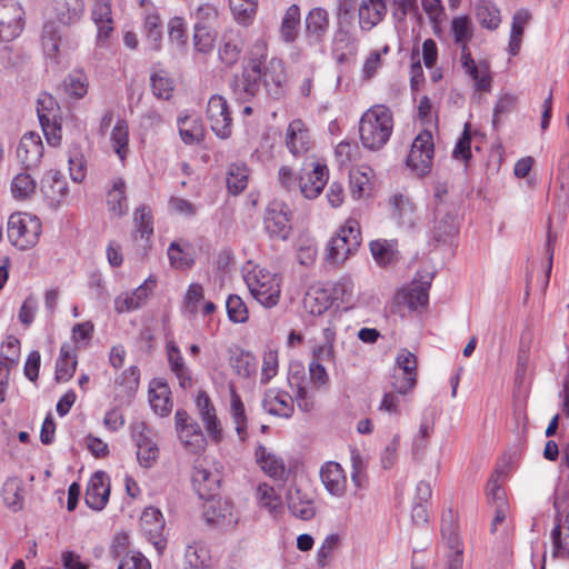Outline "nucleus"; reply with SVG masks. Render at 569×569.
I'll list each match as a JSON object with an SVG mask.
<instances>
[{
    "instance_id": "obj_64",
    "label": "nucleus",
    "mask_w": 569,
    "mask_h": 569,
    "mask_svg": "<svg viewBox=\"0 0 569 569\" xmlns=\"http://www.w3.org/2000/svg\"><path fill=\"white\" fill-rule=\"evenodd\" d=\"M118 569H151V566L141 552L132 551L122 557Z\"/></svg>"
},
{
    "instance_id": "obj_40",
    "label": "nucleus",
    "mask_w": 569,
    "mask_h": 569,
    "mask_svg": "<svg viewBox=\"0 0 569 569\" xmlns=\"http://www.w3.org/2000/svg\"><path fill=\"white\" fill-rule=\"evenodd\" d=\"M177 431L184 448L189 451L199 452L204 449L206 439L196 421H190L188 426H184Z\"/></svg>"
},
{
    "instance_id": "obj_46",
    "label": "nucleus",
    "mask_w": 569,
    "mask_h": 569,
    "mask_svg": "<svg viewBox=\"0 0 569 569\" xmlns=\"http://www.w3.org/2000/svg\"><path fill=\"white\" fill-rule=\"evenodd\" d=\"M37 114L39 121H53L60 119V108L56 99L47 92H42L37 100Z\"/></svg>"
},
{
    "instance_id": "obj_54",
    "label": "nucleus",
    "mask_w": 569,
    "mask_h": 569,
    "mask_svg": "<svg viewBox=\"0 0 569 569\" xmlns=\"http://www.w3.org/2000/svg\"><path fill=\"white\" fill-rule=\"evenodd\" d=\"M144 30L147 32V39L152 50L160 49V42L162 38L161 21L158 14L150 13L144 19Z\"/></svg>"
},
{
    "instance_id": "obj_63",
    "label": "nucleus",
    "mask_w": 569,
    "mask_h": 569,
    "mask_svg": "<svg viewBox=\"0 0 569 569\" xmlns=\"http://www.w3.org/2000/svg\"><path fill=\"white\" fill-rule=\"evenodd\" d=\"M470 128H471L470 123L465 124L463 132L453 148L452 157L456 160L468 161L471 158Z\"/></svg>"
},
{
    "instance_id": "obj_8",
    "label": "nucleus",
    "mask_w": 569,
    "mask_h": 569,
    "mask_svg": "<svg viewBox=\"0 0 569 569\" xmlns=\"http://www.w3.org/2000/svg\"><path fill=\"white\" fill-rule=\"evenodd\" d=\"M435 153L433 139L430 131L420 132L412 141L407 158V166L418 176L423 177L431 170Z\"/></svg>"
},
{
    "instance_id": "obj_18",
    "label": "nucleus",
    "mask_w": 569,
    "mask_h": 569,
    "mask_svg": "<svg viewBox=\"0 0 569 569\" xmlns=\"http://www.w3.org/2000/svg\"><path fill=\"white\" fill-rule=\"evenodd\" d=\"M17 159L27 170L39 166L43 156V144L39 134L28 132L22 136L17 147Z\"/></svg>"
},
{
    "instance_id": "obj_34",
    "label": "nucleus",
    "mask_w": 569,
    "mask_h": 569,
    "mask_svg": "<svg viewBox=\"0 0 569 569\" xmlns=\"http://www.w3.org/2000/svg\"><path fill=\"white\" fill-rule=\"evenodd\" d=\"M167 355H168V361L170 365V369L177 377L180 387L182 389H187V388L191 387L192 380H191L190 371L184 363L183 357H182L179 348L173 342H169L167 345Z\"/></svg>"
},
{
    "instance_id": "obj_33",
    "label": "nucleus",
    "mask_w": 569,
    "mask_h": 569,
    "mask_svg": "<svg viewBox=\"0 0 569 569\" xmlns=\"http://www.w3.org/2000/svg\"><path fill=\"white\" fill-rule=\"evenodd\" d=\"M475 11L476 19L482 28L496 30L500 26V10L493 0H477Z\"/></svg>"
},
{
    "instance_id": "obj_52",
    "label": "nucleus",
    "mask_w": 569,
    "mask_h": 569,
    "mask_svg": "<svg viewBox=\"0 0 569 569\" xmlns=\"http://www.w3.org/2000/svg\"><path fill=\"white\" fill-rule=\"evenodd\" d=\"M226 309L231 322L243 323L248 320L247 306L239 296L230 295L226 301Z\"/></svg>"
},
{
    "instance_id": "obj_27",
    "label": "nucleus",
    "mask_w": 569,
    "mask_h": 569,
    "mask_svg": "<svg viewBox=\"0 0 569 569\" xmlns=\"http://www.w3.org/2000/svg\"><path fill=\"white\" fill-rule=\"evenodd\" d=\"M386 13V0H362L359 7L361 29L371 30L385 18Z\"/></svg>"
},
{
    "instance_id": "obj_58",
    "label": "nucleus",
    "mask_w": 569,
    "mask_h": 569,
    "mask_svg": "<svg viewBox=\"0 0 569 569\" xmlns=\"http://www.w3.org/2000/svg\"><path fill=\"white\" fill-rule=\"evenodd\" d=\"M66 90L70 97L81 99L88 91V78L81 72L77 71L69 76L66 80Z\"/></svg>"
},
{
    "instance_id": "obj_62",
    "label": "nucleus",
    "mask_w": 569,
    "mask_h": 569,
    "mask_svg": "<svg viewBox=\"0 0 569 569\" xmlns=\"http://www.w3.org/2000/svg\"><path fill=\"white\" fill-rule=\"evenodd\" d=\"M60 28L56 22H47L42 30V46L49 54H53L59 49Z\"/></svg>"
},
{
    "instance_id": "obj_19",
    "label": "nucleus",
    "mask_w": 569,
    "mask_h": 569,
    "mask_svg": "<svg viewBox=\"0 0 569 569\" xmlns=\"http://www.w3.org/2000/svg\"><path fill=\"white\" fill-rule=\"evenodd\" d=\"M312 140L307 124L301 119L292 120L286 131V147L295 157L310 150Z\"/></svg>"
},
{
    "instance_id": "obj_55",
    "label": "nucleus",
    "mask_w": 569,
    "mask_h": 569,
    "mask_svg": "<svg viewBox=\"0 0 569 569\" xmlns=\"http://www.w3.org/2000/svg\"><path fill=\"white\" fill-rule=\"evenodd\" d=\"M66 10L60 9L58 11L59 20L63 24H71L80 20L84 12L83 0H66Z\"/></svg>"
},
{
    "instance_id": "obj_31",
    "label": "nucleus",
    "mask_w": 569,
    "mask_h": 569,
    "mask_svg": "<svg viewBox=\"0 0 569 569\" xmlns=\"http://www.w3.org/2000/svg\"><path fill=\"white\" fill-rule=\"evenodd\" d=\"M230 416L240 441L248 439V418L244 405L234 388L230 389Z\"/></svg>"
},
{
    "instance_id": "obj_7",
    "label": "nucleus",
    "mask_w": 569,
    "mask_h": 569,
    "mask_svg": "<svg viewBox=\"0 0 569 569\" xmlns=\"http://www.w3.org/2000/svg\"><path fill=\"white\" fill-rule=\"evenodd\" d=\"M435 153L433 139L430 131L420 132L412 141L407 158V166L418 176L423 177L431 170Z\"/></svg>"
},
{
    "instance_id": "obj_56",
    "label": "nucleus",
    "mask_w": 569,
    "mask_h": 569,
    "mask_svg": "<svg viewBox=\"0 0 569 569\" xmlns=\"http://www.w3.org/2000/svg\"><path fill=\"white\" fill-rule=\"evenodd\" d=\"M140 520L141 526L149 533H159L164 526L161 511L153 507L146 508Z\"/></svg>"
},
{
    "instance_id": "obj_48",
    "label": "nucleus",
    "mask_w": 569,
    "mask_h": 569,
    "mask_svg": "<svg viewBox=\"0 0 569 569\" xmlns=\"http://www.w3.org/2000/svg\"><path fill=\"white\" fill-rule=\"evenodd\" d=\"M465 71L472 78L476 90L482 92L490 91L491 77L489 66L486 62L475 63L471 67L465 68Z\"/></svg>"
},
{
    "instance_id": "obj_24",
    "label": "nucleus",
    "mask_w": 569,
    "mask_h": 569,
    "mask_svg": "<svg viewBox=\"0 0 569 569\" xmlns=\"http://www.w3.org/2000/svg\"><path fill=\"white\" fill-rule=\"evenodd\" d=\"M287 503L290 512L299 519L310 520L316 515L312 497L297 486L288 489Z\"/></svg>"
},
{
    "instance_id": "obj_20",
    "label": "nucleus",
    "mask_w": 569,
    "mask_h": 569,
    "mask_svg": "<svg viewBox=\"0 0 569 569\" xmlns=\"http://www.w3.org/2000/svg\"><path fill=\"white\" fill-rule=\"evenodd\" d=\"M262 408L269 415L288 419L295 412V400L287 391L272 388L264 392Z\"/></svg>"
},
{
    "instance_id": "obj_1",
    "label": "nucleus",
    "mask_w": 569,
    "mask_h": 569,
    "mask_svg": "<svg viewBox=\"0 0 569 569\" xmlns=\"http://www.w3.org/2000/svg\"><path fill=\"white\" fill-rule=\"evenodd\" d=\"M267 54V44L263 40H257L248 50L242 72L234 74L230 80L232 97L239 103L250 102L256 98L260 89V82L257 78L259 72V60Z\"/></svg>"
},
{
    "instance_id": "obj_38",
    "label": "nucleus",
    "mask_w": 569,
    "mask_h": 569,
    "mask_svg": "<svg viewBox=\"0 0 569 569\" xmlns=\"http://www.w3.org/2000/svg\"><path fill=\"white\" fill-rule=\"evenodd\" d=\"M531 19V14L527 9H519L515 12L512 17L511 30H510V40H509V53L511 56H517L522 41V36L526 26Z\"/></svg>"
},
{
    "instance_id": "obj_16",
    "label": "nucleus",
    "mask_w": 569,
    "mask_h": 569,
    "mask_svg": "<svg viewBox=\"0 0 569 569\" xmlns=\"http://www.w3.org/2000/svg\"><path fill=\"white\" fill-rule=\"evenodd\" d=\"M319 477L327 492L336 498L347 493L348 479L345 469L339 462L326 461L319 470Z\"/></svg>"
},
{
    "instance_id": "obj_51",
    "label": "nucleus",
    "mask_w": 569,
    "mask_h": 569,
    "mask_svg": "<svg viewBox=\"0 0 569 569\" xmlns=\"http://www.w3.org/2000/svg\"><path fill=\"white\" fill-rule=\"evenodd\" d=\"M36 189L33 178L26 172L17 174L11 182V191L14 198L26 199L30 197Z\"/></svg>"
},
{
    "instance_id": "obj_9",
    "label": "nucleus",
    "mask_w": 569,
    "mask_h": 569,
    "mask_svg": "<svg viewBox=\"0 0 569 569\" xmlns=\"http://www.w3.org/2000/svg\"><path fill=\"white\" fill-rule=\"evenodd\" d=\"M24 11L16 0H0V41L10 42L24 28Z\"/></svg>"
},
{
    "instance_id": "obj_29",
    "label": "nucleus",
    "mask_w": 569,
    "mask_h": 569,
    "mask_svg": "<svg viewBox=\"0 0 569 569\" xmlns=\"http://www.w3.org/2000/svg\"><path fill=\"white\" fill-rule=\"evenodd\" d=\"M229 355L230 366L238 376L250 378L257 372V360L252 353L234 346L229 349Z\"/></svg>"
},
{
    "instance_id": "obj_21",
    "label": "nucleus",
    "mask_w": 569,
    "mask_h": 569,
    "mask_svg": "<svg viewBox=\"0 0 569 569\" xmlns=\"http://www.w3.org/2000/svg\"><path fill=\"white\" fill-rule=\"evenodd\" d=\"M329 12L321 7L312 8L305 18L306 37L311 43H321L329 30Z\"/></svg>"
},
{
    "instance_id": "obj_45",
    "label": "nucleus",
    "mask_w": 569,
    "mask_h": 569,
    "mask_svg": "<svg viewBox=\"0 0 569 569\" xmlns=\"http://www.w3.org/2000/svg\"><path fill=\"white\" fill-rule=\"evenodd\" d=\"M370 251L373 259L381 267L393 263L398 257L393 244L387 240H375L370 242Z\"/></svg>"
},
{
    "instance_id": "obj_26",
    "label": "nucleus",
    "mask_w": 569,
    "mask_h": 569,
    "mask_svg": "<svg viewBox=\"0 0 569 569\" xmlns=\"http://www.w3.org/2000/svg\"><path fill=\"white\" fill-rule=\"evenodd\" d=\"M154 281L148 279L133 292L117 297L114 300V310L122 313L140 308L152 291Z\"/></svg>"
},
{
    "instance_id": "obj_17",
    "label": "nucleus",
    "mask_w": 569,
    "mask_h": 569,
    "mask_svg": "<svg viewBox=\"0 0 569 569\" xmlns=\"http://www.w3.org/2000/svg\"><path fill=\"white\" fill-rule=\"evenodd\" d=\"M110 496V479L104 471H96L87 486L84 501L86 505L96 511L102 510Z\"/></svg>"
},
{
    "instance_id": "obj_11",
    "label": "nucleus",
    "mask_w": 569,
    "mask_h": 569,
    "mask_svg": "<svg viewBox=\"0 0 569 569\" xmlns=\"http://www.w3.org/2000/svg\"><path fill=\"white\" fill-rule=\"evenodd\" d=\"M207 118L211 130L220 139H228L232 133V118L227 100L213 94L207 104Z\"/></svg>"
},
{
    "instance_id": "obj_23",
    "label": "nucleus",
    "mask_w": 569,
    "mask_h": 569,
    "mask_svg": "<svg viewBox=\"0 0 569 569\" xmlns=\"http://www.w3.org/2000/svg\"><path fill=\"white\" fill-rule=\"evenodd\" d=\"M91 19L98 29L97 44L107 47L109 36L113 31L111 6L109 0H97L92 9Z\"/></svg>"
},
{
    "instance_id": "obj_60",
    "label": "nucleus",
    "mask_w": 569,
    "mask_h": 569,
    "mask_svg": "<svg viewBox=\"0 0 569 569\" xmlns=\"http://www.w3.org/2000/svg\"><path fill=\"white\" fill-rule=\"evenodd\" d=\"M257 499L262 507L269 509L270 512H274L281 506V500L277 496L273 487L268 483H260L257 488Z\"/></svg>"
},
{
    "instance_id": "obj_15",
    "label": "nucleus",
    "mask_w": 569,
    "mask_h": 569,
    "mask_svg": "<svg viewBox=\"0 0 569 569\" xmlns=\"http://www.w3.org/2000/svg\"><path fill=\"white\" fill-rule=\"evenodd\" d=\"M221 482V475L217 469L212 470L209 462L203 459L198 461L192 471V483L201 499L210 500L216 496Z\"/></svg>"
},
{
    "instance_id": "obj_4",
    "label": "nucleus",
    "mask_w": 569,
    "mask_h": 569,
    "mask_svg": "<svg viewBox=\"0 0 569 569\" xmlns=\"http://www.w3.org/2000/svg\"><path fill=\"white\" fill-rule=\"evenodd\" d=\"M41 230V222L33 214L16 212L8 219V239L20 250H27L36 246Z\"/></svg>"
},
{
    "instance_id": "obj_32",
    "label": "nucleus",
    "mask_w": 569,
    "mask_h": 569,
    "mask_svg": "<svg viewBox=\"0 0 569 569\" xmlns=\"http://www.w3.org/2000/svg\"><path fill=\"white\" fill-rule=\"evenodd\" d=\"M390 207L392 218L396 219L399 224L413 227L416 221V208L408 197L401 193L395 194L390 199Z\"/></svg>"
},
{
    "instance_id": "obj_42",
    "label": "nucleus",
    "mask_w": 569,
    "mask_h": 569,
    "mask_svg": "<svg viewBox=\"0 0 569 569\" xmlns=\"http://www.w3.org/2000/svg\"><path fill=\"white\" fill-rule=\"evenodd\" d=\"M2 497L7 507L14 511L23 506V485L18 478L8 479L2 487Z\"/></svg>"
},
{
    "instance_id": "obj_44",
    "label": "nucleus",
    "mask_w": 569,
    "mask_h": 569,
    "mask_svg": "<svg viewBox=\"0 0 569 569\" xmlns=\"http://www.w3.org/2000/svg\"><path fill=\"white\" fill-rule=\"evenodd\" d=\"M300 24V9L297 4H291L282 18L281 37L286 42H293L298 36Z\"/></svg>"
},
{
    "instance_id": "obj_53",
    "label": "nucleus",
    "mask_w": 569,
    "mask_h": 569,
    "mask_svg": "<svg viewBox=\"0 0 569 569\" xmlns=\"http://www.w3.org/2000/svg\"><path fill=\"white\" fill-rule=\"evenodd\" d=\"M331 306L330 298L325 291L308 292L305 298V307L315 316H321Z\"/></svg>"
},
{
    "instance_id": "obj_57",
    "label": "nucleus",
    "mask_w": 569,
    "mask_h": 569,
    "mask_svg": "<svg viewBox=\"0 0 569 569\" xmlns=\"http://www.w3.org/2000/svg\"><path fill=\"white\" fill-rule=\"evenodd\" d=\"M134 227L136 233L140 234V238H149L153 233V222L150 210L142 206L134 212Z\"/></svg>"
},
{
    "instance_id": "obj_41",
    "label": "nucleus",
    "mask_w": 569,
    "mask_h": 569,
    "mask_svg": "<svg viewBox=\"0 0 569 569\" xmlns=\"http://www.w3.org/2000/svg\"><path fill=\"white\" fill-rule=\"evenodd\" d=\"M441 535L449 552H463V547L458 532V525L451 510L449 511V515L442 517Z\"/></svg>"
},
{
    "instance_id": "obj_25",
    "label": "nucleus",
    "mask_w": 569,
    "mask_h": 569,
    "mask_svg": "<svg viewBox=\"0 0 569 569\" xmlns=\"http://www.w3.org/2000/svg\"><path fill=\"white\" fill-rule=\"evenodd\" d=\"M196 405L208 435L213 441L219 442L222 439V428L209 396L204 391L199 392Z\"/></svg>"
},
{
    "instance_id": "obj_36",
    "label": "nucleus",
    "mask_w": 569,
    "mask_h": 569,
    "mask_svg": "<svg viewBox=\"0 0 569 569\" xmlns=\"http://www.w3.org/2000/svg\"><path fill=\"white\" fill-rule=\"evenodd\" d=\"M179 134L187 144H196L204 137L203 126L199 118L188 114L178 118Z\"/></svg>"
},
{
    "instance_id": "obj_13",
    "label": "nucleus",
    "mask_w": 569,
    "mask_h": 569,
    "mask_svg": "<svg viewBox=\"0 0 569 569\" xmlns=\"http://www.w3.org/2000/svg\"><path fill=\"white\" fill-rule=\"evenodd\" d=\"M131 435L137 447V459L141 467L150 468L159 457V448L152 439L151 430L142 421L131 425Z\"/></svg>"
},
{
    "instance_id": "obj_10",
    "label": "nucleus",
    "mask_w": 569,
    "mask_h": 569,
    "mask_svg": "<svg viewBox=\"0 0 569 569\" xmlns=\"http://www.w3.org/2000/svg\"><path fill=\"white\" fill-rule=\"evenodd\" d=\"M291 210L280 201H271L264 211V229L271 238L287 240L291 232Z\"/></svg>"
},
{
    "instance_id": "obj_47",
    "label": "nucleus",
    "mask_w": 569,
    "mask_h": 569,
    "mask_svg": "<svg viewBox=\"0 0 569 569\" xmlns=\"http://www.w3.org/2000/svg\"><path fill=\"white\" fill-rule=\"evenodd\" d=\"M169 393L170 391L164 385L159 386L157 389H150V406L153 411L161 417L169 415L172 409Z\"/></svg>"
},
{
    "instance_id": "obj_22",
    "label": "nucleus",
    "mask_w": 569,
    "mask_h": 569,
    "mask_svg": "<svg viewBox=\"0 0 569 569\" xmlns=\"http://www.w3.org/2000/svg\"><path fill=\"white\" fill-rule=\"evenodd\" d=\"M106 203L111 216L120 218L127 214L129 204L127 183L123 178L116 177L110 181V186L106 191Z\"/></svg>"
},
{
    "instance_id": "obj_30",
    "label": "nucleus",
    "mask_w": 569,
    "mask_h": 569,
    "mask_svg": "<svg viewBox=\"0 0 569 569\" xmlns=\"http://www.w3.org/2000/svg\"><path fill=\"white\" fill-rule=\"evenodd\" d=\"M249 182V168L244 162H232L228 166L226 172V183L228 192L238 196L242 193Z\"/></svg>"
},
{
    "instance_id": "obj_3",
    "label": "nucleus",
    "mask_w": 569,
    "mask_h": 569,
    "mask_svg": "<svg viewBox=\"0 0 569 569\" xmlns=\"http://www.w3.org/2000/svg\"><path fill=\"white\" fill-rule=\"evenodd\" d=\"M244 281L261 306L272 308L278 305L281 293V278L278 273L256 266L244 276Z\"/></svg>"
},
{
    "instance_id": "obj_43",
    "label": "nucleus",
    "mask_w": 569,
    "mask_h": 569,
    "mask_svg": "<svg viewBox=\"0 0 569 569\" xmlns=\"http://www.w3.org/2000/svg\"><path fill=\"white\" fill-rule=\"evenodd\" d=\"M210 556L206 548L189 545L184 552L183 569H209Z\"/></svg>"
},
{
    "instance_id": "obj_14",
    "label": "nucleus",
    "mask_w": 569,
    "mask_h": 569,
    "mask_svg": "<svg viewBox=\"0 0 569 569\" xmlns=\"http://www.w3.org/2000/svg\"><path fill=\"white\" fill-rule=\"evenodd\" d=\"M433 274L430 272L418 273L410 287L402 289L397 295L399 303L406 305L410 310H418L428 305V291L431 287Z\"/></svg>"
},
{
    "instance_id": "obj_6",
    "label": "nucleus",
    "mask_w": 569,
    "mask_h": 569,
    "mask_svg": "<svg viewBox=\"0 0 569 569\" xmlns=\"http://www.w3.org/2000/svg\"><path fill=\"white\" fill-rule=\"evenodd\" d=\"M267 57L268 53L263 58H258L260 67L257 78L270 98L279 99L284 92L287 82L284 63L277 57H272L269 60Z\"/></svg>"
},
{
    "instance_id": "obj_5",
    "label": "nucleus",
    "mask_w": 569,
    "mask_h": 569,
    "mask_svg": "<svg viewBox=\"0 0 569 569\" xmlns=\"http://www.w3.org/2000/svg\"><path fill=\"white\" fill-rule=\"evenodd\" d=\"M361 242V232L359 223L349 219L339 229L338 233L331 238L327 252V259L335 263H342L353 253Z\"/></svg>"
},
{
    "instance_id": "obj_12",
    "label": "nucleus",
    "mask_w": 569,
    "mask_h": 569,
    "mask_svg": "<svg viewBox=\"0 0 569 569\" xmlns=\"http://www.w3.org/2000/svg\"><path fill=\"white\" fill-rule=\"evenodd\" d=\"M328 168L315 160L306 163L299 176V191L307 199L317 198L328 182Z\"/></svg>"
},
{
    "instance_id": "obj_50",
    "label": "nucleus",
    "mask_w": 569,
    "mask_h": 569,
    "mask_svg": "<svg viewBox=\"0 0 569 569\" xmlns=\"http://www.w3.org/2000/svg\"><path fill=\"white\" fill-rule=\"evenodd\" d=\"M151 89L159 99L168 100L173 92V81L164 71H158L151 74Z\"/></svg>"
},
{
    "instance_id": "obj_35",
    "label": "nucleus",
    "mask_w": 569,
    "mask_h": 569,
    "mask_svg": "<svg viewBox=\"0 0 569 569\" xmlns=\"http://www.w3.org/2000/svg\"><path fill=\"white\" fill-rule=\"evenodd\" d=\"M110 146L118 159L124 163L129 154V127L126 120L120 119L117 121L110 132Z\"/></svg>"
},
{
    "instance_id": "obj_59",
    "label": "nucleus",
    "mask_w": 569,
    "mask_h": 569,
    "mask_svg": "<svg viewBox=\"0 0 569 569\" xmlns=\"http://www.w3.org/2000/svg\"><path fill=\"white\" fill-rule=\"evenodd\" d=\"M451 32L457 43H467L472 37L470 19L467 16L453 18L451 21Z\"/></svg>"
},
{
    "instance_id": "obj_39",
    "label": "nucleus",
    "mask_w": 569,
    "mask_h": 569,
    "mask_svg": "<svg viewBox=\"0 0 569 569\" xmlns=\"http://www.w3.org/2000/svg\"><path fill=\"white\" fill-rule=\"evenodd\" d=\"M458 231L456 216L442 208H437L433 226V236L437 241H446Z\"/></svg>"
},
{
    "instance_id": "obj_61",
    "label": "nucleus",
    "mask_w": 569,
    "mask_h": 569,
    "mask_svg": "<svg viewBox=\"0 0 569 569\" xmlns=\"http://www.w3.org/2000/svg\"><path fill=\"white\" fill-rule=\"evenodd\" d=\"M278 373V351L274 349H268L263 352L262 367H261V379L262 385L269 383V381Z\"/></svg>"
},
{
    "instance_id": "obj_49",
    "label": "nucleus",
    "mask_w": 569,
    "mask_h": 569,
    "mask_svg": "<svg viewBox=\"0 0 569 569\" xmlns=\"http://www.w3.org/2000/svg\"><path fill=\"white\" fill-rule=\"evenodd\" d=\"M551 540L555 557H569V532L563 529L559 518L551 530Z\"/></svg>"
},
{
    "instance_id": "obj_2",
    "label": "nucleus",
    "mask_w": 569,
    "mask_h": 569,
    "mask_svg": "<svg viewBox=\"0 0 569 569\" xmlns=\"http://www.w3.org/2000/svg\"><path fill=\"white\" fill-rule=\"evenodd\" d=\"M393 130V116L383 104L369 108L359 122L360 140L369 150L381 149L390 139Z\"/></svg>"
},
{
    "instance_id": "obj_37",
    "label": "nucleus",
    "mask_w": 569,
    "mask_h": 569,
    "mask_svg": "<svg viewBox=\"0 0 569 569\" xmlns=\"http://www.w3.org/2000/svg\"><path fill=\"white\" fill-rule=\"evenodd\" d=\"M77 365V357L72 353L71 347L67 343L62 345L56 363V381L66 382L70 380L76 372Z\"/></svg>"
},
{
    "instance_id": "obj_28",
    "label": "nucleus",
    "mask_w": 569,
    "mask_h": 569,
    "mask_svg": "<svg viewBox=\"0 0 569 569\" xmlns=\"http://www.w3.org/2000/svg\"><path fill=\"white\" fill-rule=\"evenodd\" d=\"M254 459L266 475L273 479H283L286 467L281 458L270 452L263 445H259L254 451Z\"/></svg>"
}]
</instances>
